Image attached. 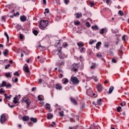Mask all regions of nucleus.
I'll return each mask as SVG.
<instances>
[{"mask_svg":"<svg viewBox=\"0 0 129 129\" xmlns=\"http://www.w3.org/2000/svg\"><path fill=\"white\" fill-rule=\"evenodd\" d=\"M19 36H20V40H22V39H23V38H24V36H23V35H22V34H20V35H19Z\"/></svg>","mask_w":129,"mask_h":129,"instance_id":"nucleus-49","label":"nucleus"},{"mask_svg":"<svg viewBox=\"0 0 129 129\" xmlns=\"http://www.w3.org/2000/svg\"><path fill=\"white\" fill-rule=\"evenodd\" d=\"M118 14L120 16H123V12L121 11H119Z\"/></svg>","mask_w":129,"mask_h":129,"instance_id":"nucleus-38","label":"nucleus"},{"mask_svg":"<svg viewBox=\"0 0 129 129\" xmlns=\"http://www.w3.org/2000/svg\"><path fill=\"white\" fill-rule=\"evenodd\" d=\"M95 42H96V40H92V41H90L89 42V44H90V45H92V44H93L94 43H95Z\"/></svg>","mask_w":129,"mask_h":129,"instance_id":"nucleus-35","label":"nucleus"},{"mask_svg":"<svg viewBox=\"0 0 129 129\" xmlns=\"http://www.w3.org/2000/svg\"><path fill=\"white\" fill-rule=\"evenodd\" d=\"M112 63H116V60H115V59L113 58L112 59Z\"/></svg>","mask_w":129,"mask_h":129,"instance_id":"nucleus-53","label":"nucleus"},{"mask_svg":"<svg viewBox=\"0 0 129 129\" xmlns=\"http://www.w3.org/2000/svg\"><path fill=\"white\" fill-rule=\"evenodd\" d=\"M24 102H26L27 103V108H29V106H30V104H31V100L28 98H24L22 99Z\"/></svg>","mask_w":129,"mask_h":129,"instance_id":"nucleus-2","label":"nucleus"},{"mask_svg":"<svg viewBox=\"0 0 129 129\" xmlns=\"http://www.w3.org/2000/svg\"><path fill=\"white\" fill-rule=\"evenodd\" d=\"M104 31H105L104 29L103 28L101 29V31L100 32V34H104Z\"/></svg>","mask_w":129,"mask_h":129,"instance_id":"nucleus-36","label":"nucleus"},{"mask_svg":"<svg viewBox=\"0 0 129 129\" xmlns=\"http://www.w3.org/2000/svg\"><path fill=\"white\" fill-rule=\"evenodd\" d=\"M58 53L60 54H59V58L60 59H64V54L62 53L61 50H58Z\"/></svg>","mask_w":129,"mask_h":129,"instance_id":"nucleus-9","label":"nucleus"},{"mask_svg":"<svg viewBox=\"0 0 129 129\" xmlns=\"http://www.w3.org/2000/svg\"><path fill=\"white\" fill-rule=\"evenodd\" d=\"M61 65H64V62L63 61H58L57 62V66H59V67H61Z\"/></svg>","mask_w":129,"mask_h":129,"instance_id":"nucleus-24","label":"nucleus"},{"mask_svg":"<svg viewBox=\"0 0 129 129\" xmlns=\"http://www.w3.org/2000/svg\"><path fill=\"white\" fill-rule=\"evenodd\" d=\"M63 47L64 48H66L67 47H68V43H67V42H65L64 43H63Z\"/></svg>","mask_w":129,"mask_h":129,"instance_id":"nucleus-34","label":"nucleus"},{"mask_svg":"<svg viewBox=\"0 0 129 129\" xmlns=\"http://www.w3.org/2000/svg\"><path fill=\"white\" fill-rule=\"evenodd\" d=\"M4 35H5V36H6V37L7 39V43H9V42L10 41V38L9 37V35L8 34L7 32H5Z\"/></svg>","mask_w":129,"mask_h":129,"instance_id":"nucleus-13","label":"nucleus"},{"mask_svg":"<svg viewBox=\"0 0 129 129\" xmlns=\"http://www.w3.org/2000/svg\"><path fill=\"white\" fill-rule=\"evenodd\" d=\"M120 109H121V107L119 106L117 108V110L118 112H119V111H120Z\"/></svg>","mask_w":129,"mask_h":129,"instance_id":"nucleus-44","label":"nucleus"},{"mask_svg":"<svg viewBox=\"0 0 129 129\" xmlns=\"http://www.w3.org/2000/svg\"><path fill=\"white\" fill-rule=\"evenodd\" d=\"M26 20L27 18H26V16H23L20 17V21H21V22H26Z\"/></svg>","mask_w":129,"mask_h":129,"instance_id":"nucleus-10","label":"nucleus"},{"mask_svg":"<svg viewBox=\"0 0 129 129\" xmlns=\"http://www.w3.org/2000/svg\"><path fill=\"white\" fill-rule=\"evenodd\" d=\"M96 66V63H92V66L91 67V69H94Z\"/></svg>","mask_w":129,"mask_h":129,"instance_id":"nucleus-28","label":"nucleus"},{"mask_svg":"<svg viewBox=\"0 0 129 129\" xmlns=\"http://www.w3.org/2000/svg\"><path fill=\"white\" fill-rule=\"evenodd\" d=\"M42 1H43V3L44 5H46V0H42Z\"/></svg>","mask_w":129,"mask_h":129,"instance_id":"nucleus-62","label":"nucleus"},{"mask_svg":"<svg viewBox=\"0 0 129 129\" xmlns=\"http://www.w3.org/2000/svg\"><path fill=\"white\" fill-rule=\"evenodd\" d=\"M2 21H4V22H6V17H5V16H2Z\"/></svg>","mask_w":129,"mask_h":129,"instance_id":"nucleus-46","label":"nucleus"},{"mask_svg":"<svg viewBox=\"0 0 129 129\" xmlns=\"http://www.w3.org/2000/svg\"><path fill=\"white\" fill-rule=\"evenodd\" d=\"M5 91H3V89H1V90H0V93H5Z\"/></svg>","mask_w":129,"mask_h":129,"instance_id":"nucleus-56","label":"nucleus"},{"mask_svg":"<svg viewBox=\"0 0 129 129\" xmlns=\"http://www.w3.org/2000/svg\"><path fill=\"white\" fill-rule=\"evenodd\" d=\"M64 4L66 5H68V4L69 3V1H68V0H64Z\"/></svg>","mask_w":129,"mask_h":129,"instance_id":"nucleus-48","label":"nucleus"},{"mask_svg":"<svg viewBox=\"0 0 129 129\" xmlns=\"http://www.w3.org/2000/svg\"><path fill=\"white\" fill-rule=\"evenodd\" d=\"M77 16H76V18L77 19H79V18H80V17H82V14L81 13H77Z\"/></svg>","mask_w":129,"mask_h":129,"instance_id":"nucleus-29","label":"nucleus"},{"mask_svg":"<svg viewBox=\"0 0 129 129\" xmlns=\"http://www.w3.org/2000/svg\"><path fill=\"white\" fill-rule=\"evenodd\" d=\"M14 75L16 76H20V74H19L18 72H16L14 74Z\"/></svg>","mask_w":129,"mask_h":129,"instance_id":"nucleus-40","label":"nucleus"},{"mask_svg":"<svg viewBox=\"0 0 129 129\" xmlns=\"http://www.w3.org/2000/svg\"><path fill=\"white\" fill-rule=\"evenodd\" d=\"M1 123H4L6 120H7V118L6 117V115L5 114H3L1 116Z\"/></svg>","mask_w":129,"mask_h":129,"instance_id":"nucleus-4","label":"nucleus"},{"mask_svg":"<svg viewBox=\"0 0 129 129\" xmlns=\"http://www.w3.org/2000/svg\"><path fill=\"white\" fill-rule=\"evenodd\" d=\"M63 84H67L68 83L69 81L67 79H63L62 81Z\"/></svg>","mask_w":129,"mask_h":129,"instance_id":"nucleus-17","label":"nucleus"},{"mask_svg":"<svg viewBox=\"0 0 129 129\" xmlns=\"http://www.w3.org/2000/svg\"><path fill=\"white\" fill-rule=\"evenodd\" d=\"M100 45H101V42H98L96 45V49H99V46H100Z\"/></svg>","mask_w":129,"mask_h":129,"instance_id":"nucleus-25","label":"nucleus"},{"mask_svg":"<svg viewBox=\"0 0 129 129\" xmlns=\"http://www.w3.org/2000/svg\"><path fill=\"white\" fill-rule=\"evenodd\" d=\"M56 89H59V90H61V89H62V87H61V86H59V84H56Z\"/></svg>","mask_w":129,"mask_h":129,"instance_id":"nucleus-26","label":"nucleus"},{"mask_svg":"<svg viewBox=\"0 0 129 129\" xmlns=\"http://www.w3.org/2000/svg\"><path fill=\"white\" fill-rule=\"evenodd\" d=\"M101 101H102V100L101 99L98 100L97 104H95V105H101Z\"/></svg>","mask_w":129,"mask_h":129,"instance_id":"nucleus-16","label":"nucleus"},{"mask_svg":"<svg viewBox=\"0 0 129 129\" xmlns=\"http://www.w3.org/2000/svg\"><path fill=\"white\" fill-rule=\"evenodd\" d=\"M38 82H39V84H41V83H42V82H43V81L42 80V79H39L38 80Z\"/></svg>","mask_w":129,"mask_h":129,"instance_id":"nucleus-52","label":"nucleus"},{"mask_svg":"<svg viewBox=\"0 0 129 129\" xmlns=\"http://www.w3.org/2000/svg\"><path fill=\"white\" fill-rule=\"evenodd\" d=\"M12 98V95H10L9 96H8L7 97V99H11V98Z\"/></svg>","mask_w":129,"mask_h":129,"instance_id":"nucleus-59","label":"nucleus"},{"mask_svg":"<svg viewBox=\"0 0 129 129\" xmlns=\"http://www.w3.org/2000/svg\"><path fill=\"white\" fill-rule=\"evenodd\" d=\"M96 56L97 57V58H99L100 59H101V58H102V55L99 53H97Z\"/></svg>","mask_w":129,"mask_h":129,"instance_id":"nucleus-31","label":"nucleus"},{"mask_svg":"<svg viewBox=\"0 0 129 129\" xmlns=\"http://www.w3.org/2000/svg\"><path fill=\"white\" fill-rule=\"evenodd\" d=\"M93 6H94V3H90V7H92Z\"/></svg>","mask_w":129,"mask_h":129,"instance_id":"nucleus-57","label":"nucleus"},{"mask_svg":"<svg viewBox=\"0 0 129 129\" xmlns=\"http://www.w3.org/2000/svg\"><path fill=\"white\" fill-rule=\"evenodd\" d=\"M79 126H74V129H77V128Z\"/></svg>","mask_w":129,"mask_h":129,"instance_id":"nucleus-64","label":"nucleus"},{"mask_svg":"<svg viewBox=\"0 0 129 129\" xmlns=\"http://www.w3.org/2000/svg\"><path fill=\"white\" fill-rule=\"evenodd\" d=\"M30 60H31V58H28V59L26 60V62H27V63H29L30 62Z\"/></svg>","mask_w":129,"mask_h":129,"instance_id":"nucleus-61","label":"nucleus"},{"mask_svg":"<svg viewBox=\"0 0 129 129\" xmlns=\"http://www.w3.org/2000/svg\"><path fill=\"white\" fill-rule=\"evenodd\" d=\"M37 97H38V100H39V101H42V100H43V99H42V98H41V95H38Z\"/></svg>","mask_w":129,"mask_h":129,"instance_id":"nucleus-39","label":"nucleus"},{"mask_svg":"<svg viewBox=\"0 0 129 129\" xmlns=\"http://www.w3.org/2000/svg\"><path fill=\"white\" fill-rule=\"evenodd\" d=\"M5 86H7V82H6L5 81H3L2 82V85H0V87H5Z\"/></svg>","mask_w":129,"mask_h":129,"instance_id":"nucleus-12","label":"nucleus"},{"mask_svg":"<svg viewBox=\"0 0 129 129\" xmlns=\"http://www.w3.org/2000/svg\"><path fill=\"white\" fill-rule=\"evenodd\" d=\"M77 45L79 47H83L84 46V44H83V43H80L79 42L77 43Z\"/></svg>","mask_w":129,"mask_h":129,"instance_id":"nucleus-32","label":"nucleus"},{"mask_svg":"<svg viewBox=\"0 0 129 129\" xmlns=\"http://www.w3.org/2000/svg\"><path fill=\"white\" fill-rule=\"evenodd\" d=\"M84 50H85V48L82 47L81 50H80V52L81 53H82V52H83Z\"/></svg>","mask_w":129,"mask_h":129,"instance_id":"nucleus-51","label":"nucleus"},{"mask_svg":"<svg viewBox=\"0 0 129 129\" xmlns=\"http://www.w3.org/2000/svg\"><path fill=\"white\" fill-rule=\"evenodd\" d=\"M5 77H7V78L10 77L11 78V77H12L11 76V73H6L5 74Z\"/></svg>","mask_w":129,"mask_h":129,"instance_id":"nucleus-27","label":"nucleus"},{"mask_svg":"<svg viewBox=\"0 0 129 129\" xmlns=\"http://www.w3.org/2000/svg\"><path fill=\"white\" fill-rule=\"evenodd\" d=\"M86 26L88 28H89L91 26L90 24L88 22L86 23Z\"/></svg>","mask_w":129,"mask_h":129,"instance_id":"nucleus-42","label":"nucleus"},{"mask_svg":"<svg viewBox=\"0 0 129 129\" xmlns=\"http://www.w3.org/2000/svg\"><path fill=\"white\" fill-rule=\"evenodd\" d=\"M47 119H51V118H53V114L51 113L47 114Z\"/></svg>","mask_w":129,"mask_h":129,"instance_id":"nucleus-15","label":"nucleus"},{"mask_svg":"<svg viewBox=\"0 0 129 129\" xmlns=\"http://www.w3.org/2000/svg\"><path fill=\"white\" fill-rule=\"evenodd\" d=\"M122 41H124L125 42V35H123L122 37Z\"/></svg>","mask_w":129,"mask_h":129,"instance_id":"nucleus-47","label":"nucleus"},{"mask_svg":"<svg viewBox=\"0 0 129 129\" xmlns=\"http://www.w3.org/2000/svg\"><path fill=\"white\" fill-rule=\"evenodd\" d=\"M75 25L76 26H78L79 25H80V22L79 21H77L75 22Z\"/></svg>","mask_w":129,"mask_h":129,"instance_id":"nucleus-37","label":"nucleus"},{"mask_svg":"<svg viewBox=\"0 0 129 129\" xmlns=\"http://www.w3.org/2000/svg\"><path fill=\"white\" fill-rule=\"evenodd\" d=\"M18 78H15V83H16L18 82Z\"/></svg>","mask_w":129,"mask_h":129,"instance_id":"nucleus-60","label":"nucleus"},{"mask_svg":"<svg viewBox=\"0 0 129 129\" xmlns=\"http://www.w3.org/2000/svg\"><path fill=\"white\" fill-rule=\"evenodd\" d=\"M30 120H31V121H33V122H34V123L37 122V118H36L31 117L30 118Z\"/></svg>","mask_w":129,"mask_h":129,"instance_id":"nucleus-19","label":"nucleus"},{"mask_svg":"<svg viewBox=\"0 0 129 129\" xmlns=\"http://www.w3.org/2000/svg\"><path fill=\"white\" fill-rule=\"evenodd\" d=\"M33 33L34 35H35V36H37L38 35V31H37V30H34L33 31Z\"/></svg>","mask_w":129,"mask_h":129,"instance_id":"nucleus-33","label":"nucleus"},{"mask_svg":"<svg viewBox=\"0 0 129 129\" xmlns=\"http://www.w3.org/2000/svg\"><path fill=\"white\" fill-rule=\"evenodd\" d=\"M126 103L125 102H122V103H120L121 106H123V105H125Z\"/></svg>","mask_w":129,"mask_h":129,"instance_id":"nucleus-45","label":"nucleus"},{"mask_svg":"<svg viewBox=\"0 0 129 129\" xmlns=\"http://www.w3.org/2000/svg\"><path fill=\"white\" fill-rule=\"evenodd\" d=\"M45 109H47V110H49V111H52V110H51L50 105L49 103H46V104Z\"/></svg>","mask_w":129,"mask_h":129,"instance_id":"nucleus-8","label":"nucleus"},{"mask_svg":"<svg viewBox=\"0 0 129 129\" xmlns=\"http://www.w3.org/2000/svg\"><path fill=\"white\" fill-rule=\"evenodd\" d=\"M20 15V13L19 12H17L16 14L14 13V16L16 17V16H19Z\"/></svg>","mask_w":129,"mask_h":129,"instance_id":"nucleus-54","label":"nucleus"},{"mask_svg":"<svg viewBox=\"0 0 129 129\" xmlns=\"http://www.w3.org/2000/svg\"><path fill=\"white\" fill-rule=\"evenodd\" d=\"M29 119H30L29 116H24L22 117V120H23V121H28Z\"/></svg>","mask_w":129,"mask_h":129,"instance_id":"nucleus-7","label":"nucleus"},{"mask_svg":"<svg viewBox=\"0 0 129 129\" xmlns=\"http://www.w3.org/2000/svg\"><path fill=\"white\" fill-rule=\"evenodd\" d=\"M78 116H77V115H74V117L72 118V119L73 120H74V121H75V120H78Z\"/></svg>","mask_w":129,"mask_h":129,"instance_id":"nucleus-14","label":"nucleus"},{"mask_svg":"<svg viewBox=\"0 0 129 129\" xmlns=\"http://www.w3.org/2000/svg\"><path fill=\"white\" fill-rule=\"evenodd\" d=\"M113 89H114V87L113 86H111L109 90V94H111L112 93V92L113 91Z\"/></svg>","mask_w":129,"mask_h":129,"instance_id":"nucleus-11","label":"nucleus"},{"mask_svg":"<svg viewBox=\"0 0 129 129\" xmlns=\"http://www.w3.org/2000/svg\"><path fill=\"white\" fill-rule=\"evenodd\" d=\"M92 29H93L94 30H95L96 31L98 30V26L97 25H95V26H92Z\"/></svg>","mask_w":129,"mask_h":129,"instance_id":"nucleus-30","label":"nucleus"},{"mask_svg":"<svg viewBox=\"0 0 129 129\" xmlns=\"http://www.w3.org/2000/svg\"><path fill=\"white\" fill-rule=\"evenodd\" d=\"M9 52V50L7 49H6L5 51L3 52V54L4 56H8V53Z\"/></svg>","mask_w":129,"mask_h":129,"instance_id":"nucleus-18","label":"nucleus"},{"mask_svg":"<svg viewBox=\"0 0 129 129\" xmlns=\"http://www.w3.org/2000/svg\"><path fill=\"white\" fill-rule=\"evenodd\" d=\"M10 66H11V64H7V65L6 66V67H5V69H8V68L9 67H10Z\"/></svg>","mask_w":129,"mask_h":129,"instance_id":"nucleus-50","label":"nucleus"},{"mask_svg":"<svg viewBox=\"0 0 129 129\" xmlns=\"http://www.w3.org/2000/svg\"><path fill=\"white\" fill-rule=\"evenodd\" d=\"M48 26V21L41 20L40 22L39 28L43 29Z\"/></svg>","mask_w":129,"mask_h":129,"instance_id":"nucleus-1","label":"nucleus"},{"mask_svg":"<svg viewBox=\"0 0 129 129\" xmlns=\"http://www.w3.org/2000/svg\"><path fill=\"white\" fill-rule=\"evenodd\" d=\"M35 89H36V87H34L32 89V91H35Z\"/></svg>","mask_w":129,"mask_h":129,"instance_id":"nucleus-63","label":"nucleus"},{"mask_svg":"<svg viewBox=\"0 0 129 129\" xmlns=\"http://www.w3.org/2000/svg\"><path fill=\"white\" fill-rule=\"evenodd\" d=\"M27 66L25 67L24 68V71H25V72H27V73H29V67H28V64H26Z\"/></svg>","mask_w":129,"mask_h":129,"instance_id":"nucleus-21","label":"nucleus"},{"mask_svg":"<svg viewBox=\"0 0 129 129\" xmlns=\"http://www.w3.org/2000/svg\"><path fill=\"white\" fill-rule=\"evenodd\" d=\"M78 68H79V66H78V64L75 63L73 65V70L75 71V72H77L78 70Z\"/></svg>","mask_w":129,"mask_h":129,"instance_id":"nucleus-5","label":"nucleus"},{"mask_svg":"<svg viewBox=\"0 0 129 129\" xmlns=\"http://www.w3.org/2000/svg\"><path fill=\"white\" fill-rule=\"evenodd\" d=\"M17 97H18V96H16V97L14 98L13 102H14V103H18V100H19V99H18Z\"/></svg>","mask_w":129,"mask_h":129,"instance_id":"nucleus-22","label":"nucleus"},{"mask_svg":"<svg viewBox=\"0 0 129 129\" xmlns=\"http://www.w3.org/2000/svg\"><path fill=\"white\" fill-rule=\"evenodd\" d=\"M97 88L98 89V91H99L100 92H101V91H102V86L100 84H99L97 85Z\"/></svg>","mask_w":129,"mask_h":129,"instance_id":"nucleus-6","label":"nucleus"},{"mask_svg":"<svg viewBox=\"0 0 129 129\" xmlns=\"http://www.w3.org/2000/svg\"><path fill=\"white\" fill-rule=\"evenodd\" d=\"M6 87H7V88H9V87L11 88L12 87V84H8L6 85Z\"/></svg>","mask_w":129,"mask_h":129,"instance_id":"nucleus-41","label":"nucleus"},{"mask_svg":"<svg viewBox=\"0 0 129 129\" xmlns=\"http://www.w3.org/2000/svg\"><path fill=\"white\" fill-rule=\"evenodd\" d=\"M71 101L72 102H73V103H74V104H77V101L75 99L71 98Z\"/></svg>","mask_w":129,"mask_h":129,"instance_id":"nucleus-23","label":"nucleus"},{"mask_svg":"<svg viewBox=\"0 0 129 129\" xmlns=\"http://www.w3.org/2000/svg\"><path fill=\"white\" fill-rule=\"evenodd\" d=\"M58 113L59 116H61V117H63V116H64V111H61L59 112Z\"/></svg>","mask_w":129,"mask_h":129,"instance_id":"nucleus-20","label":"nucleus"},{"mask_svg":"<svg viewBox=\"0 0 129 129\" xmlns=\"http://www.w3.org/2000/svg\"><path fill=\"white\" fill-rule=\"evenodd\" d=\"M71 81L74 84H78L79 83V80L76 77H72Z\"/></svg>","mask_w":129,"mask_h":129,"instance_id":"nucleus-3","label":"nucleus"},{"mask_svg":"<svg viewBox=\"0 0 129 129\" xmlns=\"http://www.w3.org/2000/svg\"><path fill=\"white\" fill-rule=\"evenodd\" d=\"M49 14V9L48 8H46L45 9V12H44V14Z\"/></svg>","mask_w":129,"mask_h":129,"instance_id":"nucleus-43","label":"nucleus"},{"mask_svg":"<svg viewBox=\"0 0 129 129\" xmlns=\"http://www.w3.org/2000/svg\"><path fill=\"white\" fill-rule=\"evenodd\" d=\"M84 107H85V104H82V109H83V108H84Z\"/></svg>","mask_w":129,"mask_h":129,"instance_id":"nucleus-58","label":"nucleus"},{"mask_svg":"<svg viewBox=\"0 0 129 129\" xmlns=\"http://www.w3.org/2000/svg\"><path fill=\"white\" fill-rule=\"evenodd\" d=\"M56 4L57 5H58V6H60V1L59 0H58V1H56Z\"/></svg>","mask_w":129,"mask_h":129,"instance_id":"nucleus-55","label":"nucleus"}]
</instances>
